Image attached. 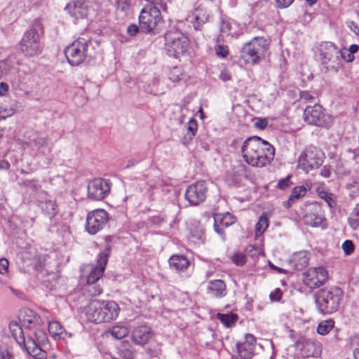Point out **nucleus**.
Returning a JSON list of instances; mask_svg holds the SVG:
<instances>
[{
	"label": "nucleus",
	"instance_id": "f257e3e1",
	"mask_svg": "<svg viewBox=\"0 0 359 359\" xmlns=\"http://www.w3.org/2000/svg\"><path fill=\"white\" fill-rule=\"evenodd\" d=\"M244 161L253 167L262 168L269 165L275 155L274 147L258 136L245 140L241 147Z\"/></svg>",
	"mask_w": 359,
	"mask_h": 359
},
{
	"label": "nucleus",
	"instance_id": "f03ea898",
	"mask_svg": "<svg viewBox=\"0 0 359 359\" xmlns=\"http://www.w3.org/2000/svg\"><path fill=\"white\" fill-rule=\"evenodd\" d=\"M343 291L339 287H330L319 290L313 295L318 311L323 314L336 312L340 305Z\"/></svg>",
	"mask_w": 359,
	"mask_h": 359
},
{
	"label": "nucleus",
	"instance_id": "7ed1b4c3",
	"mask_svg": "<svg viewBox=\"0 0 359 359\" xmlns=\"http://www.w3.org/2000/svg\"><path fill=\"white\" fill-rule=\"evenodd\" d=\"M269 55V43L263 37L254 38L241 50V57L245 63L257 65Z\"/></svg>",
	"mask_w": 359,
	"mask_h": 359
},
{
	"label": "nucleus",
	"instance_id": "20e7f679",
	"mask_svg": "<svg viewBox=\"0 0 359 359\" xmlns=\"http://www.w3.org/2000/svg\"><path fill=\"white\" fill-rule=\"evenodd\" d=\"M18 319L24 329L32 332L33 336L40 342H46V326L41 316L34 310L23 308L18 315Z\"/></svg>",
	"mask_w": 359,
	"mask_h": 359
},
{
	"label": "nucleus",
	"instance_id": "39448f33",
	"mask_svg": "<svg viewBox=\"0 0 359 359\" xmlns=\"http://www.w3.org/2000/svg\"><path fill=\"white\" fill-rule=\"evenodd\" d=\"M140 29L147 34H156L163 27V18L161 11L156 6L144 8L139 15Z\"/></svg>",
	"mask_w": 359,
	"mask_h": 359
},
{
	"label": "nucleus",
	"instance_id": "423d86ee",
	"mask_svg": "<svg viewBox=\"0 0 359 359\" xmlns=\"http://www.w3.org/2000/svg\"><path fill=\"white\" fill-rule=\"evenodd\" d=\"M43 27L39 22H35L32 27L24 34L20 44L21 51L26 55L32 56L41 51L40 34Z\"/></svg>",
	"mask_w": 359,
	"mask_h": 359
},
{
	"label": "nucleus",
	"instance_id": "0eeeda50",
	"mask_svg": "<svg viewBox=\"0 0 359 359\" xmlns=\"http://www.w3.org/2000/svg\"><path fill=\"white\" fill-rule=\"evenodd\" d=\"M189 39L179 29H172L165 34V46L170 56L177 57L189 47Z\"/></svg>",
	"mask_w": 359,
	"mask_h": 359
},
{
	"label": "nucleus",
	"instance_id": "6e6552de",
	"mask_svg": "<svg viewBox=\"0 0 359 359\" xmlns=\"http://www.w3.org/2000/svg\"><path fill=\"white\" fill-rule=\"evenodd\" d=\"M323 152L316 147H309L298 158L297 166L306 172L318 168L323 163Z\"/></svg>",
	"mask_w": 359,
	"mask_h": 359
},
{
	"label": "nucleus",
	"instance_id": "1a4fd4ad",
	"mask_svg": "<svg viewBox=\"0 0 359 359\" xmlns=\"http://www.w3.org/2000/svg\"><path fill=\"white\" fill-rule=\"evenodd\" d=\"M90 43V40L79 38L66 47L65 54L72 66L79 65L85 60Z\"/></svg>",
	"mask_w": 359,
	"mask_h": 359
},
{
	"label": "nucleus",
	"instance_id": "9d476101",
	"mask_svg": "<svg viewBox=\"0 0 359 359\" xmlns=\"http://www.w3.org/2000/svg\"><path fill=\"white\" fill-rule=\"evenodd\" d=\"M304 120L309 124L329 128L332 125V117L326 114L319 104L307 106L304 111Z\"/></svg>",
	"mask_w": 359,
	"mask_h": 359
},
{
	"label": "nucleus",
	"instance_id": "9b49d317",
	"mask_svg": "<svg viewBox=\"0 0 359 359\" xmlns=\"http://www.w3.org/2000/svg\"><path fill=\"white\" fill-rule=\"evenodd\" d=\"M109 221V214L103 209H96L90 212L86 217V230L94 235L102 230Z\"/></svg>",
	"mask_w": 359,
	"mask_h": 359
},
{
	"label": "nucleus",
	"instance_id": "f8f14e48",
	"mask_svg": "<svg viewBox=\"0 0 359 359\" xmlns=\"http://www.w3.org/2000/svg\"><path fill=\"white\" fill-rule=\"evenodd\" d=\"M111 190V183L103 178L91 180L88 185V196L94 201H102L105 198Z\"/></svg>",
	"mask_w": 359,
	"mask_h": 359
},
{
	"label": "nucleus",
	"instance_id": "ddd939ff",
	"mask_svg": "<svg viewBox=\"0 0 359 359\" xmlns=\"http://www.w3.org/2000/svg\"><path fill=\"white\" fill-rule=\"evenodd\" d=\"M208 187L205 181H198L189 185L185 193V198L192 205H198L205 201Z\"/></svg>",
	"mask_w": 359,
	"mask_h": 359
},
{
	"label": "nucleus",
	"instance_id": "4468645a",
	"mask_svg": "<svg viewBox=\"0 0 359 359\" xmlns=\"http://www.w3.org/2000/svg\"><path fill=\"white\" fill-rule=\"evenodd\" d=\"M340 53L341 49L332 42L325 41L320 45V56L322 62L330 65L332 68L339 66Z\"/></svg>",
	"mask_w": 359,
	"mask_h": 359
},
{
	"label": "nucleus",
	"instance_id": "2eb2a0df",
	"mask_svg": "<svg viewBox=\"0 0 359 359\" xmlns=\"http://www.w3.org/2000/svg\"><path fill=\"white\" fill-rule=\"evenodd\" d=\"M295 346L301 353L302 357L317 358L321 353L320 343L315 339L301 337L296 342Z\"/></svg>",
	"mask_w": 359,
	"mask_h": 359
},
{
	"label": "nucleus",
	"instance_id": "dca6fc26",
	"mask_svg": "<svg viewBox=\"0 0 359 359\" xmlns=\"http://www.w3.org/2000/svg\"><path fill=\"white\" fill-rule=\"evenodd\" d=\"M327 279V271H304L302 273V281L310 289L320 287Z\"/></svg>",
	"mask_w": 359,
	"mask_h": 359
},
{
	"label": "nucleus",
	"instance_id": "f3484780",
	"mask_svg": "<svg viewBox=\"0 0 359 359\" xmlns=\"http://www.w3.org/2000/svg\"><path fill=\"white\" fill-rule=\"evenodd\" d=\"M255 337L251 334H246L245 341L236 344L238 353L243 359H250L255 354Z\"/></svg>",
	"mask_w": 359,
	"mask_h": 359
},
{
	"label": "nucleus",
	"instance_id": "a211bd4d",
	"mask_svg": "<svg viewBox=\"0 0 359 359\" xmlns=\"http://www.w3.org/2000/svg\"><path fill=\"white\" fill-rule=\"evenodd\" d=\"M154 333L147 325H143L135 327L131 333L132 341L137 345L144 346L152 338Z\"/></svg>",
	"mask_w": 359,
	"mask_h": 359
},
{
	"label": "nucleus",
	"instance_id": "6ab92c4d",
	"mask_svg": "<svg viewBox=\"0 0 359 359\" xmlns=\"http://www.w3.org/2000/svg\"><path fill=\"white\" fill-rule=\"evenodd\" d=\"M45 343L39 341L34 337L29 336L25 344L21 346L33 358L43 359L46 358V352L41 349V345Z\"/></svg>",
	"mask_w": 359,
	"mask_h": 359
},
{
	"label": "nucleus",
	"instance_id": "aec40b11",
	"mask_svg": "<svg viewBox=\"0 0 359 359\" xmlns=\"http://www.w3.org/2000/svg\"><path fill=\"white\" fill-rule=\"evenodd\" d=\"M88 4L86 0H76L68 4L65 10L75 18H84L88 12Z\"/></svg>",
	"mask_w": 359,
	"mask_h": 359
},
{
	"label": "nucleus",
	"instance_id": "412c9836",
	"mask_svg": "<svg viewBox=\"0 0 359 359\" xmlns=\"http://www.w3.org/2000/svg\"><path fill=\"white\" fill-rule=\"evenodd\" d=\"M99 300L92 302L86 309L85 313L87 320L94 323H105Z\"/></svg>",
	"mask_w": 359,
	"mask_h": 359
},
{
	"label": "nucleus",
	"instance_id": "4be33fe9",
	"mask_svg": "<svg viewBox=\"0 0 359 359\" xmlns=\"http://www.w3.org/2000/svg\"><path fill=\"white\" fill-rule=\"evenodd\" d=\"M235 222V218L229 212L215 214L214 216L215 231L224 237V227H228Z\"/></svg>",
	"mask_w": 359,
	"mask_h": 359
},
{
	"label": "nucleus",
	"instance_id": "5701e85b",
	"mask_svg": "<svg viewBox=\"0 0 359 359\" xmlns=\"http://www.w3.org/2000/svg\"><path fill=\"white\" fill-rule=\"evenodd\" d=\"M100 304L105 323L110 322L117 318L120 309L115 302L100 301Z\"/></svg>",
	"mask_w": 359,
	"mask_h": 359
},
{
	"label": "nucleus",
	"instance_id": "b1692460",
	"mask_svg": "<svg viewBox=\"0 0 359 359\" xmlns=\"http://www.w3.org/2000/svg\"><path fill=\"white\" fill-rule=\"evenodd\" d=\"M310 257L306 251H299L294 253L290 259L292 266L295 269H304L309 265Z\"/></svg>",
	"mask_w": 359,
	"mask_h": 359
},
{
	"label": "nucleus",
	"instance_id": "393cba45",
	"mask_svg": "<svg viewBox=\"0 0 359 359\" xmlns=\"http://www.w3.org/2000/svg\"><path fill=\"white\" fill-rule=\"evenodd\" d=\"M48 332L55 340L65 339L68 333L64 327L57 321L48 322Z\"/></svg>",
	"mask_w": 359,
	"mask_h": 359
},
{
	"label": "nucleus",
	"instance_id": "a878e982",
	"mask_svg": "<svg viewBox=\"0 0 359 359\" xmlns=\"http://www.w3.org/2000/svg\"><path fill=\"white\" fill-rule=\"evenodd\" d=\"M23 327L16 321H11L9 323V330L17 343L21 346L26 341L23 332Z\"/></svg>",
	"mask_w": 359,
	"mask_h": 359
},
{
	"label": "nucleus",
	"instance_id": "bb28decb",
	"mask_svg": "<svg viewBox=\"0 0 359 359\" xmlns=\"http://www.w3.org/2000/svg\"><path fill=\"white\" fill-rule=\"evenodd\" d=\"M208 292L216 297H222L226 294V285L221 280H215L209 283Z\"/></svg>",
	"mask_w": 359,
	"mask_h": 359
},
{
	"label": "nucleus",
	"instance_id": "cd10ccee",
	"mask_svg": "<svg viewBox=\"0 0 359 359\" xmlns=\"http://www.w3.org/2000/svg\"><path fill=\"white\" fill-rule=\"evenodd\" d=\"M189 18L194 29L197 31L201 30L202 26L208 21L207 16L199 9H196Z\"/></svg>",
	"mask_w": 359,
	"mask_h": 359
},
{
	"label": "nucleus",
	"instance_id": "c85d7f7f",
	"mask_svg": "<svg viewBox=\"0 0 359 359\" xmlns=\"http://www.w3.org/2000/svg\"><path fill=\"white\" fill-rule=\"evenodd\" d=\"M169 264L171 268L184 269L189 266V261L184 255H173L170 257Z\"/></svg>",
	"mask_w": 359,
	"mask_h": 359
},
{
	"label": "nucleus",
	"instance_id": "c756f323",
	"mask_svg": "<svg viewBox=\"0 0 359 359\" xmlns=\"http://www.w3.org/2000/svg\"><path fill=\"white\" fill-rule=\"evenodd\" d=\"M41 208L43 213L50 217H54L57 213L56 202L47 198L44 201L41 202Z\"/></svg>",
	"mask_w": 359,
	"mask_h": 359
},
{
	"label": "nucleus",
	"instance_id": "7c9ffc66",
	"mask_svg": "<svg viewBox=\"0 0 359 359\" xmlns=\"http://www.w3.org/2000/svg\"><path fill=\"white\" fill-rule=\"evenodd\" d=\"M304 222L306 224L313 227L320 226L325 218L313 212H308L304 217Z\"/></svg>",
	"mask_w": 359,
	"mask_h": 359
},
{
	"label": "nucleus",
	"instance_id": "2f4dec72",
	"mask_svg": "<svg viewBox=\"0 0 359 359\" xmlns=\"http://www.w3.org/2000/svg\"><path fill=\"white\" fill-rule=\"evenodd\" d=\"M217 318L226 327H231L237 320L238 316L235 313H217Z\"/></svg>",
	"mask_w": 359,
	"mask_h": 359
},
{
	"label": "nucleus",
	"instance_id": "473e14b6",
	"mask_svg": "<svg viewBox=\"0 0 359 359\" xmlns=\"http://www.w3.org/2000/svg\"><path fill=\"white\" fill-rule=\"evenodd\" d=\"M198 129V123L195 118H191L187 123L188 133L184 137V143H188L192 140L196 135Z\"/></svg>",
	"mask_w": 359,
	"mask_h": 359
},
{
	"label": "nucleus",
	"instance_id": "72a5a7b5",
	"mask_svg": "<svg viewBox=\"0 0 359 359\" xmlns=\"http://www.w3.org/2000/svg\"><path fill=\"white\" fill-rule=\"evenodd\" d=\"M109 332L115 339H121L128 334L129 330L126 326L116 325L112 327Z\"/></svg>",
	"mask_w": 359,
	"mask_h": 359
},
{
	"label": "nucleus",
	"instance_id": "f704fd0d",
	"mask_svg": "<svg viewBox=\"0 0 359 359\" xmlns=\"http://www.w3.org/2000/svg\"><path fill=\"white\" fill-rule=\"evenodd\" d=\"M109 253V248H105L101 253H100L97 260V266L93 269H105Z\"/></svg>",
	"mask_w": 359,
	"mask_h": 359
},
{
	"label": "nucleus",
	"instance_id": "c9c22d12",
	"mask_svg": "<svg viewBox=\"0 0 359 359\" xmlns=\"http://www.w3.org/2000/svg\"><path fill=\"white\" fill-rule=\"evenodd\" d=\"M334 326L333 320H323L320 322L317 327V332L320 335L328 334Z\"/></svg>",
	"mask_w": 359,
	"mask_h": 359
},
{
	"label": "nucleus",
	"instance_id": "e433bc0d",
	"mask_svg": "<svg viewBox=\"0 0 359 359\" xmlns=\"http://www.w3.org/2000/svg\"><path fill=\"white\" fill-rule=\"evenodd\" d=\"M316 193L321 199L324 200L327 203L329 207L333 208L336 205V202L333 198L332 194L320 188L316 189Z\"/></svg>",
	"mask_w": 359,
	"mask_h": 359
},
{
	"label": "nucleus",
	"instance_id": "4c0bfd02",
	"mask_svg": "<svg viewBox=\"0 0 359 359\" xmlns=\"http://www.w3.org/2000/svg\"><path fill=\"white\" fill-rule=\"evenodd\" d=\"M268 226L269 219L265 215H261L255 226L256 236H259L262 235Z\"/></svg>",
	"mask_w": 359,
	"mask_h": 359
},
{
	"label": "nucleus",
	"instance_id": "58836bf2",
	"mask_svg": "<svg viewBox=\"0 0 359 359\" xmlns=\"http://www.w3.org/2000/svg\"><path fill=\"white\" fill-rule=\"evenodd\" d=\"M348 223L353 229H356L359 226V203L351 212L348 218Z\"/></svg>",
	"mask_w": 359,
	"mask_h": 359
},
{
	"label": "nucleus",
	"instance_id": "ea45409f",
	"mask_svg": "<svg viewBox=\"0 0 359 359\" xmlns=\"http://www.w3.org/2000/svg\"><path fill=\"white\" fill-rule=\"evenodd\" d=\"M104 271H90V273L86 276L87 283L89 285L95 284L103 276Z\"/></svg>",
	"mask_w": 359,
	"mask_h": 359
},
{
	"label": "nucleus",
	"instance_id": "a19ab883",
	"mask_svg": "<svg viewBox=\"0 0 359 359\" xmlns=\"http://www.w3.org/2000/svg\"><path fill=\"white\" fill-rule=\"evenodd\" d=\"M307 189L308 188L305 186H297L294 187L290 196V200H294L304 196L306 194Z\"/></svg>",
	"mask_w": 359,
	"mask_h": 359
},
{
	"label": "nucleus",
	"instance_id": "79ce46f5",
	"mask_svg": "<svg viewBox=\"0 0 359 359\" xmlns=\"http://www.w3.org/2000/svg\"><path fill=\"white\" fill-rule=\"evenodd\" d=\"M231 259L238 266H243L246 262L245 255L241 252H236Z\"/></svg>",
	"mask_w": 359,
	"mask_h": 359
},
{
	"label": "nucleus",
	"instance_id": "37998d69",
	"mask_svg": "<svg viewBox=\"0 0 359 359\" xmlns=\"http://www.w3.org/2000/svg\"><path fill=\"white\" fill-rule=\"evenodd\" d=\"M246 253L248 256L253 258L262 255L264 252L262 248L250 245L246 248Z\"/></svg>",
	"mask_w": 359,
	"mask_h": 359
},
{
	"label": "nucleus",
	"instance_id": "c03bdc74",
	"mask_svg": "<svg viewBox=\"0 0 359 359\" xmlns=\"http://www.w3.org/2000/svg\"><path fill=\"white\" fill-rule=\"evenodd\" d=\"M116 9L121 12L126 13L130 6L128 0H116Z\"/></svg>",
	"mask_w": 359,
	"mask_h": 359
},
{
	"label": "nucleus",
	"instance_id": "a18cd8bd",
	"mask_svg": "<svg viewBox=\"0 0 359 359\" xmlns=\"http://www.w3.org/2000/svg\"><path fill=\"white\" fill-rule=\"evenodd\" d=\"M346 255H351L354 251V244L352 241L346 240L341 246Z\"/></svg>",
	"mask_w": 359,
	"mask_h": 359
},
{
	"label": "nucleus",
	"instance_id": "49530a36",
	"mask_svg": "<svg viewBox=\"0 0 359 359\" xmlns=\"http://www.w3.org/2000/svg\"><path fill=\"white\" fill-rule=\"evenodd\" d=\"M146 353L150 358L158 357L161 353V350L157 347H148L146 348Z\"/></svg>",
	"mask_w": 359,
	"mask_h": 359
},
{
	"label": "nucleus",
	"instance_id": "de8ad7c7",
	"mask_svg": "<svg viewBox=\"0 0 359 359\" xmlns=\"http://www.w3.org/2000/svg\"><path fill=\"white\" fill-rule=\"evenodd\" d=\"M33 142L34 145L38 147L39 149L47 147L48 144V139L46 137H38Z\"/></svg>",
	"mask_w": 359,
	"mask_h": 359
},
{
	"label": "nucleus",
	"instance_id": "09e8293b",
	"mask_svg": "<svg viewBox=\"0 0 359 359\" xmlns=\"http://www.w3.org/2000/svg\"><path fill=\"white\" fill-rule=\"evenodd\" d=\"M121 355L125 359H134L135 357V351L133 348H128L122 350Z\"/></svg>",
	"mask_w": 359,
	"mask_h": 359
},
{
	"label": "nucleus",
	"instance_id": "8fccbe9b",
	"mask_svg": "<svg viewBox=\"0 0 359 359\" xmlns=\"http://www.w3.org/2000/svg\"><path fill=\"white\" fill-rule=\"evenodd\" d=\"M268 125V120L266 118H258L254 123V127L260 130H264Z\"/></svg>",
	"mask_w": 359,
	"mask_h": 359
},
{
	"label": "nucleus",
	"instance_id": "3c124183",
	"mask_svg": "<svg viewBox=\"0 0 359 359\" xmlns=\"http://www.w3.org/2000/svg\"><path fill=\"white\" fill-rule=\"evenodd\" d=\"M215 53L217 56L220 57H225L227 55L229 51L226 46L217 45L215 47Z\"/></svg>",
	"mask_w": 359,
	"mask_h": 359
},
{
	"label": "nucleus",
	"instance_id": "603ef678",
	"mask_svg": "<svg viewBox=\"0 0 359 359\" xmlns=\"http://www.w3.org/2000/svg\"><path fill=\"white\" fill-rule=\"evenodd\" d=\"M14 113L13 109L2 108L0 107V119H5L6 118L11 116Z\"/></svg>",
	"mask_w": 359,
	"mask_h": 359
},
{
	"label": "nucleus",
	"instance_id": "864d4df0",
	"mask_svg": "<svg viewBox=\"0 0 359 359\" xmlns=\"http://www.w3.org/2000/svg\"><path fill=\"white\" fill-rule=\"evenodd\" d=\"M300 100L304 102L312 101L314 97L307 91H301L299 93Z\"/></svg>",
	"mask_w": 359,
	"mask_h": 359
},
{
	"label": "nucleus",
	"instance_id": "5fc2aeb1",
	"mask_svg": "<svg viewBox=\"0 0 359 359\" xmlns=\"http://www.w3.org/2000/svg\"><path fill=\"white\" fill-rule=\"evenodd\" d=\"M290 176H287V177L279 180V182L277 184V187H278L280 189H285L289 187V186L290 184Z\"/></svg>",
	"mask_w": 359,
	"mask_h": 359
},
{
	"label": "nucleus",
	"instance_id": "6e6d98bb",
	"mask_svg": "<svg viewBox=\"0 0 359 359\" xmlns=\"http://www.w3.org/2000/svg\"><path fill=\"white\" fill-rule=\"evenodd\" d=\"M341 58H342L344 60L349 62H352L354 60V56L351 53H349L347 50H346L345 51H342L341 50V53L339 55V60Z\"/></svg>",
	"mask_w": 359,
	"mask_h": 359
},
{
	"label": "nucleus",
	"instance_id": "4d7b16f0",
	"mask_svg": "<svg viewBox=\"0 0 359 359\" xmlns=\"http://www.w3.org/2000/svg\"><path fill=\"white\" fill-rule=\"evenodd\" d=\"M282 297V292L280 289L276 288L275 291L270 294V299L271 301H279Z\"/></svg>",
	"mask_w": 359,
	"mask_h": 359
},
{
	"label": "nucleus",
	"instance_id": "13d9d810",
	"mask_svg": "<svg viewBox=\"0 0 359 359\" xmlns=\"http://www.w3.org/2000/svg\"><path fill=\"white\" fill-rule=\"evenodd\" d=\"M294 0H276L277 6L280 8H285L290 6Z\"/></svg>",
	"mask_w": 359,
	"mask_h": 359
},
{
	"label": "nucleus",
	"instance_id": "bf43d9fd",
	"mask_svg": "<svg viewBox=\"0 0 359 359\" xmlns=\"http://www.w3.org/2000/svg\"><path fill=\"white\" fill-rule=\"evenodd\" d=\"M336 171L339 173V174H341V175H345V174H347L348 173V170L347 169H346L344 168V164L341 162V161H339L336 165Z\"/></svg>",
	"mask_w": 359,
	"mask_h": 359
},
{
	"label": "nucleus",
	"instance_id": "052dcab7",
	"mask_svg": "<svg viewBox=\"0 0 359 359\" xmlns=\"http://www.w3.org/2000/svg\"><path fill=\"white\" fill-rule=\"evenodd\" d=\"M0 359H13V355L8 350H1L0 351Z\"/></svg>",
	"mask_w": 359,
	"mask_h": 359
},
{
	"label": "nucleus",
	"instance_id": "680f3d73",
	"mask_svg": "<svg viewBox=\"0 0 359 359\" xmlns=\"http://www.w3.org/2000/svg\"><path fill=\"white\" fill-rule=\"evenodd\" d=\"M140 29V25L137 26L136 25H130L127 29L128 34L130 36H134L136 34Z\"/></svg>",
	"mask_w": 359,
	"mask_h": 359
},
{
	"label": "nucleus",
	"instance_id": "e2e57ef3",
	"mask_svg": "<svg viewBox=\"0 0 359 359\" xmlns=\"http://www.w3.org/2000/svg\"><path fill=\"white\" fill-rule=\"evenodd\" d=\"M320 175L324 177H329L331 175V169L330 165H324L320 170Z\"/></svg>",
	"mask_w": 359,
	"mask_h": 359
},
{
	"label": "nucleus",
	"instance_id": "0e129e2a",
	"mask_svg": "<svg viewBox=\"0 0 359 359\" xmlns=\"http://www.w3.org/2000/svg\"><path fill=\"white\" fill-rule=\"evenodd\" d=\"M8 93V85L6 83H0V95L5 96Z\"/></svg>",
	"mask_w": 359,
	"mask_h": 359
},
{
	"label": "nucleus",
	"instance_id": "69168bd1",
	"mask_svg": "<svg viewBox=\"0 0 359 359\" xmlns=\"http://www.w3.org/2000/svg\"><path fill=\"white\" fill-rule=\"evenodd\" d=\"M9 262L6 258L0 259V270L8 269Z\"/></svg>",
	"mask_w": 359,
	"mask_h": 359
},
{
	"label": "nucleus",
	"instance_id": "338daca9",
	"mask_svg": "<svg viewBox=\"0 0 359 359\" xmlns=\"http://www.w3.org/2000/svg\"><path fill=\"white\" fill-rule=\"evenodd\" d=\"M219 77L224 81H229L231 80V75L226 72H221Z\"/></svg>",
	"mask_w": 359,
	"mask_h": 359
},
{
	"label": "nucleus",
	"instance_id": "774afa93",
	"mask_svg": "<svg viewBox=\"0 0 359 359\" xmlns=\"http://www.w3.org/2000/svg\"><path fill=\"white\" fill-rule=\"evenodd\" d=\"M359 50V46L356 44H352L349 47V49L347 50L349 53H351L353 55L354 53H357Z\"/></svg>",
	"mask_w": 359,
	"mask_h": 359
}]
</instances>
